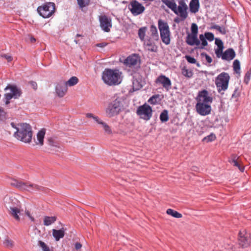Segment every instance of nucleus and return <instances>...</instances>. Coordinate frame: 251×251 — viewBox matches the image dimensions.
<instances>
[{
	"mask_svg": "<svg viewBox=\"0 0 251 251\" xmlns=\"http://www.w3.org/2000/svg\"><path fill=\"white\" fill-rule=\"evenodd\" d=\"M122 73L117 69H105L102 74L104 82L110 86L118 85L121 82Z\"/></svg>",
	"mask_w": 251,
	"mask_h": 251,
	"instance_id": "nucleus-1",
	"label": "nucleus"
},
{
	"mask_svg": "<svg viewBox=\"0 0 251 251\" xmlns=\"http://www.w3.org/2000/svg\"><path fill=\"white\" fill-rule=\"evenodd\" d=\"M14 136L23 142H30L32 137V131L30 126L26 123L20 124V128L14 133Z\"/></svg>",
	"mask_w": 251,
	"mask_h": 251,
	"instance_id": "nucleus-2",
	"label": "nucleus"
},
{
	"mask_svg": "<svg viewBox=\"0 0 251 251\" xmlns=\"http://www.w3.org/2000/svg\"><path fill=\"white\" fill-rule=\"evenodd\" d=\"M10 185L21 191H27L30 192L33 191H44L45 188L36 184L31 183L29 182H24L20 180L13 179Z\"/></svg>",
	"mask_w": 251,
	"mask_h": 251,
	"instance_id": "nucleus-3",
	"label": "nucleus"
},
{
	"mask_svg": "<svg viewBox=\"0 0 251 251\" xmlns=\"http://www.w3.org/2000/svg\"><path fill=\"white\" fill-rule=\"evenodd\" d=\"M6 93L4 95V100L5 104L7 105L10 103V100L12 99H18L22 94V90L16 85L8 84L4 88Z\"/></svg>",
	"mask_w": 251,
	"mask_h": 251,
	"instance_id": "nucleus-4",
	"label": "nucleus"
},
{
	"mask_svg": "<svg viewBox=\"0 0 251 251\" xmlns=\"http://www.w3.org/2000/svg\"><path fill=\"white\" fill-rule=\"evenodd\" d=\"M229 80L230 76L226 72H222L216 77L215 84L219 93L224 92L227 89Z\"/></svg>",
	"mask_w": 251,
	"mask_h": 251,
	"instance_id": "nucleus-5",
	"label": "nucleus"
},
{
	"mask_svg": "<svg viewBox=\"0 0 251 251\" xmlns=\"http://www.w3.org/2000/svg\"><path fill=\"white\" fill-rule=\"evenodd\" d=\"M174 2V12L180 17L181 20H184L188 17L187 5L185 0H176Z\"/></svg>",
	"mask_w": 251,
	"mask_h": 251,
	"instance_id": "nucleus-6",
	"label": "nucleus"
},
{
	"mask_svg": "<svg viewBox=\"0 0 251 251\" xmlns=\"http://www.w3.org/2000/svg\"><path fill=\"white\" fill-rule=\"evenodd\" d=\"M123 105L119 99H116L111 102L105 109V114L108 117H112L118 115L121 111Z\"/></svg>",
	"mask_w": 251,
	"mask_h": 251,
	"instance_id": "nucleus-7",
	"label": "nucleus"
},
{
	"mask_svg": "<svg viewBox=\"0 0 251 251\" xmlns=\"http://www.w3.org/2000/svg\"><path fill=\"white\" fill-rule=\"evenodd\" d=\"M55 5L53 2H48L37 8V11L44 18L50 17L54 12Z\"/></svg>",
	"mask_w": 251,
	"mask_h": 251,
	"instance_id": "nucleus-8",
	"label": "nucleus"
},
{
	"mask_svg": "<svg viewBox=\"0 0 251 251\" xmlns=\"http://www.w3.org/2000/svg\"><path fill=\"white\" fill-rule=\"evenodd\" d=\"M158 28L160 32V36L163 43L168 44L170 39L169 37L170 32L169 26L167 23L163 22L162 20H158Z\"/></svg>",
	"mask_w": 251,
	"mask_h": 251,
	"instance_id": "nucleus-9",
	"label": "nucleus"
},
{
	"mask_svg": "<svg viewBox=\"0 0 251 251\" xmlns=\"http://www.w3.org/2000/svg\"><path fill=\"white\" fill-rule=\"evenodd\" d=\"M151 107L147 104L140 106L137 110V114L140 118L148 121L150 119L152 116Z\"/></svg>",
	"mask_w": 251,
	"mask_h": 251,
	"instance_id": "nucleus-10",
	"label": "nucleus"
},
{
	"mask_svg": "<svg viewBox=\"0 0 251 251\" xmlns=\"http://www.w3.org/2000/svg\"><path fill=\"white\" fill-rule=\"evenodd\" d=\"M15 201H18L15 198L13 199L10 198L5 199V206L9 211L11 215H12L16 220H19L20 218L18 214H19L20 215V210L14 205H11L10 204V202L15 203Z\"/></svg>",
	"mask_w": 251,
	"mask_h": 251,
	"instance_id": "nucleus-11",
	"label": "nucleus"
},
{
	"mask_svg": "<svg viewBox=\"0 0 251 251\" xmlns=\"http://www.w3.org/2000/svg\"><path fill=\"white\" fill-rule=\"evenodd\" d=\"M129 9L134 16L142 14L145 11V7L138 1L132 0L130 3Z\"/></svg>",
	"mask_w": 251,
	"mask_h": 251,
	"instance_id": "nucleus-12",
	"label": "nucleus"
},
{
	"mask_svg": "<svg viewBox=\"0 0 251 251\" xmlns=\"http://www.w3.org/2000/svg\"><path fill=\"white\" fill-rule=\"evenodd\" d=\"M211 104L197 102L196 105L197 112L201 116L209 114L211 111Z\"/></svg>",
	"mask_w": 251,
	"mask_h": 251,
	"instance_id": "nucleus-13",
	"label": "nucleus"
},
{
	"mask_svg": "<svg viewBox=\"0 0 251 251\" xmlns=\"http://www.w3.org/2000/svg\"><path fill=\"white\" fill-rule=\"evenodd\" d=\"M239 245L243 248H246L251 243L250 234L246 230L241 231L239 233L238 239Z\"/></svg>",
	"mask_w": 251,
	"mask_h": 251,
	"instance_id": "nucleus-14",
	"label": "nucleus"
},
{
	"mask_svg": "<svg viewBox=\"0 0 251 251\" xmlns=\"http://www.w3.org/2000/svg\"><path fill=\"white\" fill-rule=\"evenodd\" d=\"M100 26L101 29L105 32H109L110 28L112 27V21L105 15L99 16Z\"/></svg>",
	"mask_w": 251,
	"mask_h": 251,
	"instance_id": "nucleus-15",
	"label": "nucleus"
},
{
	"mask_svg": "<svg viewBox=\"0 0 251 251\" xmlns=\"http://www.w3.org/2000/svg\"><path fill=\"white\" fill-rule=\"evenodd\" d=\"M196 100L197 102L209 104H211L213 101L212 98L209 95L208 92L205 90L199 92Z\"/></svg>",
	"mask_w": 251,
	"mask_h": 251,
	"instance_id": "nucleus-16",
	"label": "nucleus"
},
{
	"mask_svg": "<svg viewBox=\"0 0 251 251\" xmlns=\"http://www.w3.org/2000/svg\"><path fill=\"white\" fill-rule=\"evenodd\" d=\"M140 59L139 57L136 55L133 54L127 57L124 61V64L126 66L130 68H135V67L139 65Z\"/></svg>",
	"mask_w": 251,
	"mask_h": 251,
	"instance_id": "nucleus-17",
	"label": "nucleus"
},
{
	"mask_svg": "<svg viewBox=\"0 0 251 251\" xmlns=\"http://www.w3.org/2000/svg\"><path fill=\"white\" fill-rule=\"evenodd\" d=\"M67 86L64 80L59 81L55 87L56 93L59 97H63L67 93Z\"/></svg>",
	"mask_w": 251,
	"mask_h": 251,
	"instance_id": "nucleus-18",
	"label": "nucleus"
},
{
	"mask_svg": "<svg viewBox=\"0 0 251 251\" xmlns=\"http://www.w3.org/2000/svg\"><path fill=\"white\" fill-rule=\"evenodd\" d=\"M239 158L240 157L239 156L233 154L229 159V162L233 164L234 166L237 167L241 172H243L244 170V167L240 164Z\"/></svg>",
	"mask_w": 251,
	"mask_h": 251,
	"instance_id": "nucleus-19",
	"label": "nucleus"
},
{
	"mask_svg": "<svg viewBox=\"0 0 251 251\" xmlns=\"http://www.w3.org/2000/svg\"><path fill=\"white\" fill-rule=\"evenodd\" d=\"M155 82L157 84H161L164 88L168 89L171 85V80L165 75H161L156 79Z\"/></svg>",
	"mask_w": 251,
	"mask_h": 251,
	"instance_id": "nucleus-20",
	"label": "nucleus"
},
{
	"mask_svg": "<svg viewBox=\"0 0 251 251\" xmlns=\"http://www.w3.org/2000/svg\"><path fill=\"white\" fill-rule=\"evenodd\" d=\"M186 42L187 44L190 46H199L200 44V41L198 39L197 35L191 33L187 35Z\"/></svg>",
	"mask_w": 251,
	"mask_h": 251,
	"instance_id": "nucleus-21",
	"label": "nucleus"
},
{
	"mask_svg": "<svg viewBox=\"0 0 251 251\" xmlns=\"http://www.w3.org/2000/svg\"><path fill=\"white\" fill-rule=\"evenodd\" d=\"M235 56V52L232 49H228L222 54V58L223 60L230 61Z\"/></svg>",
	"mask_w": 251,
	"mask_h": 251,
	"instance_id": "nucleus-22",
	"label": "nucleus"
},
{
	"mask_svg": "<svg viewBox=\"0 0 251 251\" xmlns=\"http://www.w3.org/2000/svg\"><path fill=\"white\" fill-rule=\"evenodd\" d=\"M144 46L145 49L148 50L152 52H155L157 50L156 46L154 44V43L152 41L150 40L145 41Z\"/></svg>",
	"mask_w": 251,
	"mask_h": 251,
	"instance_id": "nucleus-23",
	"label": "nucleus"
},
{
	"mask_svg": "<svg viewBox=\"0 0 251 251\" xmlns=\"http://www.w3.org/2000/svg\"><path fill=\"white\" fill-rule=\"evenodd\" d=\"M46 131L45 129H42L40 130L37 134V140L36 144L40 146H43L44 144V139Z\"/></svg>",
	"mask_w": 251,
	"mask_h": 251,
	"instance_id": "nucleus-24",
	"label": "nucleus"
},
{
	"mask_svg": "<svg viewBox=\"0 0 251 251\" xmlns=\"http://www.w3.org/2000/svg\"><path fill=\"white\" fill-rule=\"evenodd\" d=\"M64 231L65 230L64 228H62L59 230L54 229L52 230V235L55 239L56 241H59L60 238H62L64 236Z\"/></svg>",
	"mask_w": 251,
	"mask_h": 251,
	"instance_id": "nucleus-25",
	"label": "nucleus"
},
{
	"mask_svg": "<svg viewBox=\"0 0 251 251\" xmlns=\"http://www.w3.org/2000/svg\"><path fill=\"white\" fill-rule=\"evenodd\" d=\"M190 10L192 13H196L199 11L200 4L198 0H192L190 3Z\"/></svg>",
	"mask_w": 251,
	"mask_h": 251,
	"instance_id": "nucleus-26",
	"label": "nucleus"
},
{
	"mask_svg": "<svg viewBox=\"0 0 251 251\" xmlns=\"http://www.w3.org/2000/svg\"><path fill=\"white\" fill-rule=\"evenodd\" d=\"M142 87L141 81L134 77L132 79V89L134 91L139 90Z\"/></svg>",
	"mask_w": 251,
	"mask_h": 251,
	"instance_id": "nucleus-27",
	"label": "nucleus"
},
{
	"mask_svg": "<svg viewBox=\"0 0 251 251\" xmlns=\"http://www.w3.org/2000/svg\"><path fill=\"white\" fill-rule=\"evenodd\" d=\"M56 220V217L55 216H46L44 219V225L48 226L53 223Z\"/></svg>",
	"mask_w": 251,
	"mask_h": 251,
	"instance_id": "nucleus-28",
	"label": "nucleus"
},
{
	"mask_svg": "<svg viewBox=\"0 0 251 251\" xmlns=\"http://www.w3.org/2000/svg\"><path fill=\"white\" fill-rule=\"evenodd\" d=\"M47 141L50 146L55 148H60L59 144L55 138L52 137L49 138L47 139Z\"/></svg>",
	"mask_w": 251,
	"mask_h": 251,
	"instance_id": "nucleus-29",
	"label": "nucleus"
},
{
	"mask_svg": "<svg viewBox=\"0 0 251 251\" xmlns=\"http://www.w3.org/2000/svg\"><path fill=\"white\" fill-rule=\"evenodd\" d=\"M78 82V79L76 76L71 77L69 80L65 81L66 84L68 86H73L76 84Z\"/></svg>",
	"mask_w": 251,
	"mask_h": 251,
	"instance_id": "nucleus-30",
	"label": "nucleus"
},
{
	"mask_svg": "<svg viewBox=\"0 0 251 251\" xmlns=\"http://www.w3.org/2000/svg\"><path fill=\"white\" fill-rule=\"evenodd\" d=\"M3 244L5 247L8 249H11L14 246V242L7 237L3 241Z\"/></svg>",
	"mask_w": 251,
	"mask_h": 251,
	"instance_id": "nucleus-31",
	"label": "nucleus"
},
{
	"mask_svg": "<svg viewBox=\"0 0 251 251\" xmlns=\"http://www.w3.org/2000/svg\"><path fill=\"white\" fill-rule=\"evenodd\" d=\"M181 73L184 76L189 78L192 77L193 75L192 71L187 69L185 67L182 68Z\"/></svg>",
	"mask_w": 251,
	"mask_h": 251,
	"instance_id": "nucleus-32",
	"label": "nucleus"
},
{
	"mask_svg": "<svg viewBox=\"0 0 251 251\" xmlns=\"http://www.w3.org/2000/svg\"><path fill=\"white\" fill-rule=\"evenodd\" d=\"M160 100V95L157 94L153 95L148 100V102L151 104H155L159 102Z\"/></svg>",
	"mask_w": 251,
	"mask_h": 251,
	"instance_id": "nucleus-33",
	"label": "nucleus"
},
{
	"mask_svg": "<svg viewBox=\"0 0 251 251\" xmlns=\"http://www.w3.org/2000/svg\"><path fill=\"white\" fill-rule=\"evenodd\" d=\"M169 119L168 111L164 110L160 115V120L162 122H166Z\"/></svg>",
	"mask_w": 251,
	"mask_h": 251,
	"instance_id": "nucleus-34",
	"label": "nucleus"
},
{
	"mask_svg": "<svg viewBox=\"0 0 251 251\" xmlns=\"http://www.w3.org/2000/svg\"><path fill=\"white\" fill-rule=\"evenodd\" d=\"M146 31L147 27H142L138 30V36L142 41L144 40Z\"/></svg>",
	"mask_w": 251,
	"mask_h": 251,
	"instance_id": "nucleus-35",
	"label": "nucleus"
},
{
	"mask_svg": "<svg viewBox=\"0 0 251 251\" xmlns=\"http://www.w3.org/2000/svg\"><path fill=\"white\" fill-rule=\"evenodd\" d=\"M233 69L236 73H240V62L238 60H235L233 64Z\"/></svg>",
	"mask_w": 251,
	"mask_h": 251,
	"instance_id": "nucleus-36",
	"label": "nucleus"
},
{
	"mask_svg": "<svg viewBox=\"0 0 251 251\" xmlns=\"http://www.w3.org/2000/svg\"><path fill=\"white\" fill-rule=\"evenodd\" d=\"M211 28L217 30L223 34H225L226 33L225 28L224 27H221L218 25H215L211 26Z\"/></svg>",
	"mask_w": 251,
	"mask_h": 251,
	"instance_id": "nucleus-37",
	"label": "nucleus"
},
{
	"mask_svg": "<svg viewBox=\"0 0 251 251\" xmlns=\"http://www.w3.org/2000/svg\"><path fill=\"white\" fill-rule=\"evenodd\" d=\"M38 246L42 248L43 251H50L49 247L42 241H39Z\"/></svg>",
	"mask_w": 251,
	"mask_h": 251,
	"instance_id": "nucleus-38",
	"label": "nucleus"
},
{
	"mask_svg": "<svg viewBox=\"0 0 251 251\" xmlns=\"http://www.w3.org/2000/svg\"><path fill=\"white\" fill-rule=\"evenodd\" d=\"M191 34L198 35V25L195 23H193L191 27Z\"/></svg>",
	"mask_w": 251,
	"mask_h": 251,
	"instance_id": "nucleus-39",
	"label": "nucleus"
},
{
	"mask_svg": "<svg viewBox=\"0 0 251 251\" xmlns=\"http://www.w3.org/2000/svg\"><path fill=\"white\" fill-rule=\"evenodd\" d=\"M251 77V71H248L245 74V77H244V82L248 84L249 82V81L250 80Z\"/></svg>",
	"mask_w": 251,
	"mask_h": 251,
	"instance_id": "nucleus-40",
	"label": "nucleus"
},
{
	"mask_svg": "<svg viewBox=\"0 0 251 251\" xmlns=\"http://www.w3.org/2000/svg\"><path fill=\"white\" fill-rule=\"evenodd\" d=\"M150 31L152 36H158L157 30L155 26L151 25L150 27Z\"/></svg>",
	"mask_w": 251,
	"mask_h": 251,
	"instance_id": "nucleus-41",
	"label": "nucleus"
},
{
	"mask_svg": "<svg viewBox=\"0 0 251 251\" xmlns=\"http://www.w3.org/2000/svg\"><path fill=\"white\" fill-rule=\"evenodd\" d=\"M161 1L173 10V0H161Z\"/></svg>",
	"mask_w": 251,
	"mask_h": 251,
	"instance_id": "nucleus-42",
	"label": "nucleus"
},
{
	"mask_svg": "<svg viewBox=\"0 0 251 251\" xmlns=\"http://www.w3.org/2000/svg\"><path fill=\"white\" fill-rule=\"evenodd\" d=\"M204 36L206 39L209 41H212L214 39V34L211 32H206L205 33Z\"/></svg>",
	"mask_w": 251,
	"mask_h": 251,
	"instance_id": "nucleus-43",
	"label": "nucleus"
},
{
	"mask_svg": "<svg viewBox=\"0 0 251 251\" xmlns=\"http://www.w3.org/2000/svg\"><path fill=\"white\" fill-rule=\"evenodd\" d=\"M6 119V113L3 109L0 107V121H4Z\"/></svg>",
	"mask_w": 251,
	"mask_h": 251,
	"instance_id": "nucleus-44",
	"label": "nucleus"
},
{
	"mask_svg": "<svg viewBox=\"0 0 251 251\" xmlns=\"http://www.w3.org/2000/svg\"><path fill=\"white\" fill-rule=\"evenodd\" d=\"M77 3L81 8H83L86 6L88 2L86 1V0H77Z\"/></svg>",
	"mask_w": 251,
	"mask_h": 251,
	"instance_id": "nucleus-45",
	"label": "nucleus"
},
{
	"mask_svg": "<svg viewBox=\"0 0 251 251\" xmlns=\"http://www.w3.org/2000/svg\"><path fill=\"white\" fill-rule=\"evenodd\" d=\"M224 48H217L215 50V53L217 57H222L223 54V50Z\"/></svg>",
	"mask_w": 251,
	"mask_h": 251,
	"instance_id": "nucleus-46",
	"label": "nucleus"
},
{
	"mask_svg": "<svg viewBox=\"0 0 251 251\" xmlns=\"http://www.w3.org/2000/svg\"><path fill=\"white\" fill-rule=\"evenodd\" d=\"M216 139V136L214 134H211L210 135L205 137L204 140H207L208 142H211Z\"/></svg>",
	"mask_w": 251,
	"mask_h": 251,
	"instance_id": "nucleus-47",
	"label": "nucleus"
},
{
	"mask_svg": "<svg viewBox=\"0 0 251 251\" xmlns=\"http://www.w3.org/2000/svg\"><path fill=\"white\" fill-rule=\"evenodd\" d=\"M205 38H206L202 34L200 35V39L201 41V44L203 47L207 45V42Z\"/></svg>",
	"mask_w": 251,
	"mask_h": 251,
	"instance_id": "nucleus-48",
	"label": "nucleus"
},
{
	"mask_svg": "<svg viewBox=\"0 0 251 251\" xmlns=\"http://www.w3.org/2000/svg\"><path fill=\"white\" fill-rule=\"evenodd\" d=\"M185 58L190 63L195 64L196 63V59L189 55H186Z\"/></svg>",
	"mask_w": 251,
	"mask_h": 251,
	"instance_id": "nucleus-49",
	"label": "nucleus"
},
{
	"mask_svg": "<svg viewBox=\"0 0 251 251\" xmlns=\"http://www.w3.org/2000/svg\"><path fill=\"white\" fill-rule=\"evenodd\" d=\"M215 44L217 46L218 48H224L223 43L220 39L216 38Z\"/></svg>",
	"mask_w": 251,
	"mask_h": 251,
	"instance_id": "nucleus-50",
	"label": "nucleus"
},
{
	"mask_svg": "<svg viewBox=\"0 0 251 251\" xmlns=\"http://www.w3.org/2000/svg\"><path fill=\"white\" fill-rule=\"evenodd\" d=\"M174 217L176 218H181L182 217V215L176 211H174Z\"/></svg>",
	"mask_w": 251,
	"mask_h": 251,
	"instance_id": "nucleus-51",
	"label": "nucleus"
},
{
	"mask_svg": "<svg viewBox=\"0 0 251 251\" xmlns=\"http://www.w3.org/2000/svg\"><path fill=\"white\" fill-rule=\"evenodd\" d=\"M105 132L108 134H110L111 133V130L110 128V127L107 125H104V127L103 128Z\"/></svg>",
	"mask_w": 251,
	"mask_h": 251,
	"instance_id": "nucleus-52",
	"label": "nucleus"
},
{
	"mask_svg": "<svg viewBox=\"0 0 251 251\" xmlns=\"http://www.w3.org/2000/svg\"><path fill=\"white\" fill-rule=\"evenodd\" d=\"M2 57L5 58L8 62H10L12 60V56L7 55V54H3L1 55Z\"/></svg>",
	"mask_w": 251,
	"mask_h": 251,
	"instance_id": "nucleus-53",
	"label": "nucleus"
},
{
	"mask_svg": "<svg viewBox=\"0 0 251 251\" xmlns=\"http://www.w3.org/2000/svg\"><path fill=\"white\" fill-rule=\"evenodd\" d=\"M29 84L30 86L33 88L34 89H36L37 87V84L34 81H30L29 82Z\"/></svg>",
	"mask_w": 251,
	"mask_h": 251,
	"instance_id": "nucleus-54",
	"label": "nucleus"
},
{
	"mask_svg": "<svg viewBox=\"0 0 251 251\" xmlns=\"http://www.w3.org/2000/svg\"><path fill=\"white\" fill-rule=\"evenodd\" d=\"M205 59H206V61L208 63H210L212 62V58L210 56H209L207 54H205Z\"/></svg>",
	"mask_w": 251,
	"mask_h": 251,
	"instance_id": "nucleus-55",
	"label": "nucleus"
},
{
	"mask_svg": "<svg viewBox=\"0 0 251 251\" xmlns=\"http://www.w3.org/2000/svg\"><path fill=\"white\" fill-rule=\"evenodd\" d=\"M239 96V93L238 92V89H236L234 90L233 94H232V97H238Z\"/></svg>",
	"mask_w": 251,
	"mask_h": 251,
	"instance_id": "nucleus-56",
	"label": "nucleus"
},
{
	"mask_svg": "<svg viewBox=\"0 0 251 251\" xmlns=\"http://www.w3.org/2000/svg\"><path fill=\"white\" fill-rule=\"evenodd\" d=\"M75 248L76 250H79L82 247V245L78 242H77L75 245Z\"/></svg>",
	"mask_w": 251,
	"mask_h": 251,
	"instance_id": "nucleus-57",
	"label": "nucleus"
},
{
	"mask_svg": "<svg viewBox=\"0 0 251 251\" xmlns=\"http://www.w3.org/2000/svg\"><path fill=\"white\" fill-rule=\"evenodd\" d=\"M10 125L13 128L16 129V131H17V129L18 128H20V124H18V126H16L13 122H12Z\"/></svg>",
	"mask_w": 251,
	"mask_h": 251,
	"instance_id": "nucleus-58",
	"label": "nucleus"
},
{
	"mask_svg": "<svg viewBox=\"0 0 251 251\" xmlns=\"http://www.w3.org/2000/svg\"><path fill=\"white\" fill-rule=\"evenodd\" d=\"M106 45H107V44H106V43H101L97 44L96 45V46H97V47H100V48H104V47H105Z\"/></svg>",
	"mask_w": 251,
	"mask_h": 251,
	"instance_id": "nucleus-59",
	"label": "nucleus"
},
{
	"mask_svg": "<svg viewBox=\"0 0 251 251\" xmlns=\"http://www.w3.org/2000/svg\"><path fill=\"white\" fill-rule=\"evenodd\" d=\"M167 213L169 215H170L171 216H173V209H168L167 211Z\"/></svg>",
	"mask_w": 251,
	"mask_h": 251,
	"instance_id": "nucleus-60",
	"label": "nucleus"
},
{
	"mask_svg": "<svg viewBox=\"0 0 251 251\" xmlns=\"http://www.w3.org/2000/svg\"><path fill=\"white\" fill-rule=\"evenodd\" d=\"M98 124H99L101 120H100L98 117L95 116L93 118Z\"/></svg>",
	"mask_w": 251,
	"mask_h": 251,
	"instance_id": "nucleus-61",
	"label": "nucleus"
},
{
	"mask_svg": "<svg viewBox=\"0 0 251 251\" xmlns=\"http://www.w3.org/2000/svg\"><path fill=\"white\" fill-rule=\"evenodd\" d=\"M182 21L183 20H181V18L180 17L179 18H178V17L176 18L174 20V21L176 22V23H179L180 21Z\"/></svg>",
	"mask_w": 251,
	"mask_h": 251,
	"instance_id": "nucleus-62",
	"label": "nucleus"
},
{
	"mask_svg": "<svg viewBox=\"0 0 251 251\" xmlns=\"http://www.w3.org/2000/svg\"><path fill=\"white\" fill-rule=\"evenodd\" d=\"M99 124L101 126L103 127V128L104 127V125H106L107 124L102 122V121H101L99 123Z\"/></svg>",
	"mask_w": 251,
	"mask_h": 251,
	"instance_id": "nucleus-63",
	"label": "nucleus"
},
{
	"mask_svg": "<svg viewBox=\"0 0 251 251\" xmlns=\"http://www.w3.org/2000/svg\"><path fill=\"white\" fill-rule=\"evenodd\" d=\"M86 116L88 118H93V117H94V115L93 114H92V113H87L86 114Z\"/></svg>",
	"mask_w": 251,
	"mask_h": 251,
	"instance_id": "nucleus-64",
	"label": "nucleus"
}]
</instances>
